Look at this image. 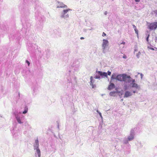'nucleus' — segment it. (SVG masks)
I'll list each match as a JSON object with an SVG mask.
<instances>
[{"label":"nucleus","instance_id":"35","mask_svg":"<svg viewBox=\"0 0 157 157\" xmlns=\"http://www.w3.org/2000/svg\"><path fill=\"white\" fill-rule=\"evenodd\" d=\"M84 39V38L83 37H81L80 38V39L81 40H83V39Z\"/></svg>","mask_w":157,"mask_h":157},{"label":"nucleus","instance_id":"5","mask_svg":"<svg viewBox=\"0 0 157 157\" xmlns=\"http://www.w3.org/2000/svg\"><path fill=\"white\" fill-rule=\"evenodd\" d=\"M148 28L150 30H155L157 28V21L147 23Z\"/></svg>","mask_w":157,"mask_h":157},{"label":"nucleus","instance_id":"17","mask_svg":"<svg viewBox=\"0 0 157 157\" xmlns=\"http://www.w3.org/2000/svg\"><path fill=\"white\" fill-rule=\"evenodd\" d=\"M116 75L115 74H113L112 75V76L111 77V79H116Z\"/></svg>","mask_w":157,"mask_h":157},{"label":"nucleus","instance_id":"2","mask_svg":"<svg viewBox=\"0 0 157 157\" xmlns=\"http://www.w3.org/2000/svg\"><path fill=\"white\" fill-rule=\"evenodd\" d=\"M133 88L134 90L132 91L127 90V89L125 90H126L125 91L124 93V98H127L132 96L133 95V93L135 94V93H137L136 90H139L140 89V88L139 89H136L135 88Z\"/></svg>","mask_w":157,"mask_h":157},{"label":"nucleus","instance_id":"36","mask_svg":"<svg viewBox=\"0 0 157 157\" xmlns=\"http://www.w3.org/2000/svg\"><path fill=\"white\" fill-rule=\"evenodd\" d=\"M140 75H141V78H142V77H143V75L142 74H140Z\"/></svg>","mask_w":157,"mask_h":157},{"label":"nucleus","instance_id":"14","mask_svg":"<svg viewBox=\"0 0 157 157\" xmlns=\"http://www.w3.org/2000/svg\"><path fill=\"white\" fill-rule=\"evenodd\" d=\"M98 74H96L95 75V76L94 77V78L95 79H100L101 78L100 76Z\"/></svg>","mask_w":157,"mask_h":157},{"label":"nucleus","instance_id":"38","mask_svg":"<svg viewBox=\"0 0 157 157\" xmlns=\"http://www.w3.org/2000/svg\"><path fill=\"white\" fill-rule=\"evenodd\" d=\"M155 49H156L155 50H157V48H155Z\"/></svg>","mask_w":157,"mask_h":157},{"label":"nucleus","instance_id":"33","mask_svg":"<svg viewBox=\"0 0 157 157\" xmlns=\"http://www.w3.org/2000/svg\"><path fill=\"white\" fill-rule=\"evenodd\" d=\"M107 14V11H105L104 13V14L105 15H106Z\"/></svg>","mask_w":157,"mask_h":157},{"label":"nucleus","instance_id":"19","mask_svg":"<svg viewBox=\"0 0 157 157\" xmlns=\"http://www.w3.org/2000/svg\"><path fill=\"white\" fill-rule=\"evenodd\" d=\"M97 112L99 114V115H100V117L101 119L102 120L103 119V117L102 116V115H101V113H100L99 111H98V110H97Z\"/></svg>","mask_w":157,"mask_h":157},{"label":"nucleus","instance_id":"7","mask_svg":"<svg viewBox=\"0 0 157 157\" xmlns=\"http://www.w3.org/2000/svg\"><path fill=\"white\" fill-rule=\"evenodd\" d=\"M135 135V131L133 129H132L130 131V134L128 136V141L132 140L134 138Z\"/></svg>","mask_w":157,"mask_h":157},{"label":"nucleus","instance_id":"18","mask_svg":"<svg viewBox=\"0 0 157 157\" xmlns=\"http://www.w3.org/2000/svg\"><path fill=\"white\" fill-rule=\"evenodd\" d=\"M115 93L116 92L115 91L111 92L109 93V95L111 96H115Z\"/></svg>","mask_w":157,"mask_h":157},{"label":"nucleus","instance_id":"8","mask_svg":"<svg viewBox=\"0 0 157 157\" xmlns=\"http://www.w3.org/2000/svg\"><path fill=\"white\" fill-rule=\"evenodd\" d=\"M57 8H67V5L64 4L63 3L60 2H57L56 4Z\"/></svg>","mask_w":157,"mask_h":157},{"label":"nucleus","instance_id":"29","mask_svg":"<svg viewBox=\"0 0 157 157\" xmlns=\"http://www.w3.org/2000/svg\"><path fill=\"white\" fill-rule=\"evenodd\" d=\"M123 58L124 59H126L127 58V57L125 55H124L123 56Z\"/></svg>","mask_w":157,"mask_h":157},{"label":"nucleus","instance_id":"28","mask_svg":"<svg viewBox=\"0 0 157 157\" xmlns=\"http://www.w3.org/2000/svg\"><path fill=\"white\" fill-rule=\"evenodd\" d=\"M106 35V34L104 32H103L102 36H105Z\"/></svg>","mask_w":157,"mask_h":157},{"label":"nucleus","instance_id":"31","mask_svg":"<svg viewBox=\"0 0 157 157\" xmlns=\"http://www.w3.org/2000/svg\"><path fill=\"white\" fill-rule=\"evenodd\" d=\"M132 26L134 29H136V26L134 25H132Z\"/></svg>","mask_w":157,"mask_h":157},{"label":"nucleus","instance_id":"23","mask_svg":"<svg viewBox=\"0 0 157 157\" xmlns=\"http://www.w3.org/2000/svg\"><path fill=\"white\" fill-rule=\"evenodd\" d=\"M134 29V30L135 32V33L137 34H138V30L136 28V29Z\"/></svg>","mask_w":157,"mask_h":157},{"label":"nucleus","instance_id":"37","mask_svg":"<svg viewBox=\"0 0 157 157\" xmlns=\"http://www.w3.org/2000/svg\"><path fill=\"white\" fill-rule=\"evenodd\" d=\"M93 29V28H91V29H89L90 30H92Z\"/></svg>","mask_w":157,"mask_h":157},{"label":"nucleus","instance_id":"15","mask_svg":"<svg viewBox=\"0 0 157 157\" xmlns=\"http://www.w3.org/2000/svg\"><path fill=\"white\" fill-rule=\"evenodd\" d=\"M141 54L140 51H139L136 54V56L137 58L139 59L140 58Z\"/></svg>","mask_w":157,"mask_h":157},{"label":"nucleus","instance_id":"3","mask_svg":"<svg viewBox=\"0 0 157 157\" xmlns=\"http://www.w3.org/2000/svg\"><path fill=\"white\" fill-rule=\"evenodd\" d=\"M72 10L70 9H67L66 10H64L62 12L60 15V17L61 18H63L67 19L69 17V15L67 13L68 12L71 11Z\"/></svg>","mask_w":157,"mask_h":157},{"label":"nucleus","instance_id":"6","mask_svg":"<svg viewBox=\"0 0 157 157\" xmlns=\"http://www.w3.org/2000/svg\"><path fill=\"white\" fill-rule=\"evenodd\" d=\"M109 45L108 41L105 39L103 40V43L102 45V52L103 53H105L106 52L105 48Z\"/></svg>","mask_w":157,"mask_h":157},{"label":"nucleus","instance_id":"4","mask_svg":"<svg viewBox=\"0 0 157 157\" xmlns=\"http://www.w3.org/2000/svg\"><path fill=\"white\" fill-rule=\"evenodd\" d=\"M21 113V112H19L18 113L15 112L13 113L17 123L19 124H23L24 122L22 119V116L21 117V116L19 115V114Z\"/></svg>","mask_w":157,"mask_h":157},{"label":"nucleus","instance_id":"21","mask_svg":"<svg viewBox=\"0 0 157 157\" xmlns=\"http://www.w3.org/2000/svg\"><path fill=\"white\" fill-rule=\"evenodd\" d=\"M147 48H148L149 49H151V50H154V48H151L150 46H148Z\"/></svg>","mask_w":157,"mask_h":157},{"label":"nucleus","instance_id":"24","mask_svg":"<svg viewBox=\"0 0 157 157\" xmlns=\"http://www.w3.org/2000/svg\"><path fill=\"white\" fill-rule=\"evenodd\" d=\"M26 63H27L28 65V66H29V65H30V62L28 61L27 60H26Z\"/></svg>","mask_w":157,"mask_h":157},{"label":"nucleus","instance_id":"34","mask_svg":"<svg viewBox=\"0 0 157 157\" xmlns=\"http://www.w3.org/2000/svg\"><path fill=\"white\" fill-rule=\"evenodd\" d=\"M135 1L136 2H139L140 0H135Z\"/></svg>","mask_w":157,"mask_h":157},{"label":"nucleus","instance_id":"25","mask_svg":"<svg viewBox=\"0 0 157 157\" xmlns=\"http://www.w3.org/2000/svg\"><path fill=\"white\" fill-rule=\"evenodd\" d=\"M149 36V35H148L146 38V40L147 42H148V38Z\"/></svg>","mask_w":157,"mask_h":157},{"label":"nucleus","instance_id":"30","mask_svg":"<svg viewBox=\"0 0 157 157\" xmlns=\"http://www.w3.org/2000/svg\"><path fill=\"white\" fill-rule=\"evenodd\" d=\"M124 143L125 144H127L128 143V141L124 140Z\"/></svg>","mask_w":157,"mask_h":157},{"label":"nucleus","instance_id":"27","mask_svg":"<svg viewBox=\"0 0 157 157\" xmlns=\"http://www.w3.org/2000/svg\"><path fill=\"white\" fill-rule=\"evenodd\" d=\"M138 51V49L137 48H135L134 49V53H135V52H137Z\"/></svg>","mask_w":157,"mask_h":157},{"label":"nucleus","instance_id":"9","mask_svg":"<svg viewBox=\"0 0 157 157\" xmlns=\"http://www.w3.org/2000/svg\"><path fill=\"white\" fill-rule=\"evenodd\" d=\"M96 73L98 74L100 76H101L102 78L105 77H107V73L105 72H103L99 71H96Z\"/></svg>","mask_w":157,"mask_h":157},{"label":"nucleus","instance_id":"10","mask_svg":"<svg viewBox=\"0 0 157 157\" xmlns=\"http://www.w3.org/2000/svg\"><path fill=\"white\" fill-rule=\"evenodd\" d=\"M34 150L39 149V141L38 140H36L35 141V143L34 145Z\"/></svg>","mask_w":157,"mask_h":157},{"label":"nucleus","instance_id":"20","mask_svg":"<svg viewBox=\"0 0 157 157\" xmlns=\"http://www.w3.org/2000/svg\"><path fill=\"white\" fill-rule=\"evenodd\" d=\"M125 44V42H123L122 43H121L120 45V47H122V48L124 47V45Z\"/></svg>","mask_w":157,"mask_h":157},{"label":"nucleus","instance_id":"12","mask_svg":"<svg viewBox=\"0 0 157 157\" xmlns=\"http://www.w3.org/2000/svg\"><path fill=\"white\" fill-rule=\"evenodd\" d=\"M35 156L36 157H40L41 156L40 151V149L35 150Z\"/></svg>","mask_w":157,"mask_h":157},{"label":"nucleus","instance_id":"32","mask_svg":"<svg viewBox=\"0 0 157 157\" xmlns=\"http://www.w3.org/2000/svg\"><path fill=\"white\" fill-rule=\"evenodd\" d=\"M155 14H155V16H156V17H157V10H155Z\"/></svg>","mask_w":157,"mask_h":157},{"label":"nucleus","instance_id":"16","mask_svg":"<svg viewBox=\"0 0 157 157\" xmlns=\"http://www.w3.org/2000/svg\"><path fill=\"white\" fill-rule=\"evenodd\" d=\"M28 111V108L27 107H25L24 110L23 112L22 113L23 114L27 113Z\"/></svg>","mask_w":157,"mask_h":157},{"label":"nucleus","instance_id":"22","mask_svg":"<svg viewBox=\"0 0 157 157\" xmlns=\"http://www.w3.org/2000/svg\"><path fill=\"white\" fill-rule=\"evenodd\" d=\"M134 29V30L135 32V33L137 34H138V30L136 28V29Z\"/></svg>","mask_w":157,"mask_h":157},{"label":"nucleus","instance_id":"13","mask_svg":"<svg viewBox=\"0 0 157 157\" xmlns=\"http://www.w3.org/2000/svg\"><path fill=\"white\" fill-rule=\"evenodd\" d=\"M115 87V85L113 83H110V85L109 86L108 89L110 90L112 89Z\"/></svg>","mask_w":157,"mask_h":157},{"label":"nucleus","instance_id":"39","mask_svg":"<svg viewBox=\"0 0 157 157\" xmlns=\"http://www.w3.org/2000/svg\"><path fill=\"white\" fill-rule=\"evenodd\" d=\"M121 100V101H123V99H122Z\"/></svg>","mask_w":157,"mask_h":157},{"label":"nucleus","instance_id":"26","mask_svg":"<svg viewBox=\"0 0 157 157\" xmlns=\"http://www.w3.org/2000/svg\"><path fill=\"white\" fill-rule=\"evenodd\" d=\"M107 74V75H110L111 74V72L110 71H108Z\"/></svg>","mask_w":157,"mask_h":157},{"label":"nucleus","instance_id":"11","mask_svg":"<svg viewBox=\"0 0 157 157\" xmlns=\"http://www.w3.org/2000/svg\"><path fill=\"white\" fill-rule=\"evenodd\" d=\"M90 85L92 87V88H94L95 87V85L93 84V83L95 82V79H94L92 76H91L90 78Z\"/></svg>","mask_w":157,"mask_h":157},{"label":"nucleus","instance_id":"1","mask_svg":"<svg viewBox=\"0 0 157 157\" xmlns=\"http://www.w3.org/2000/svg\"><path fill=\"white\" fill-rule=\"evenodd\" d=\"M116 79L120 82H124V90L131 88L136 89H139L140 88V86L135 82V79H133L130 76H128L125 74L117 75Z\"/></svg>","mask_w":157,"mask_h":157}]
</instances>
